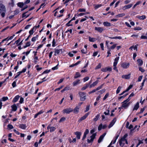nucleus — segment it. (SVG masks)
<instances>
[{"mask_svg":"<svg viewBox=\"0 0 147 147\" xmlns=\"http://www.w3.org/2000/svg\"><path fill=\"white\" fill-rule=\"evenodd\" d=\"M63 86H60V87H59V88H58L56 89L55 90V91H58L59 90L61 89V88H63Z\"/></svg>","mask_w":147,"mask_h":147,"instance_id":"obj_60","label":"nucleus"},{"mask_svg":"<svg viewBox=\"0 0 147 147\" xmlns=\"http://www.w3.org/2000/svg\"><path fill=\"white\" fill-rule=\"evenodd\" d=\"M97 84V82H94L92 84L90 85V88H91L93 87H94L96 86Z\"/></svg>","mask_w":147,"mask_h":147,"instance_id":"obj_32","label":"nucleus"},{"mask_svg":"<svg viewBox=\"0 0 147 147\" xmlns=\"http://www.w3.org/2000/svg\"><path fill=\"white\" fill-rule=\"evenodd\" d=\"M129 49L131 50H135L136 51H137V47H131L129 48Z\"/></svg>","mask_w":147,"mask_h":147,"instance_id":"obj_41","label":"nucleus"},{"mask_svg":"<svg viewBox=\"0 0 147 147\" xmlns=\"http://www.w3.org/2000/svg\"><path fill=\"white\" fill-rule=\"evenodd\" d=\"M65 118L64 117H62L59 121V122L61 123L64 121L65 120Z\"/></svg>","mask_w":147,"mask_h":147,"instance_id":"obj_47","label":"nucleus"},{"mask_svg":"<svg viewBox=\"0 0 147 147\" xmlns=\"http://www.w3.org/2000/svg\"><path fill=\"white\" fill-rule=\"evenodd\" d=\"M138 144L136 146V147H138V146L141 144H142L143 143V142L142 140H138Z\"/></svg>","mask_w":147,"mask_h":147,"instance_id":"obj_54","label":"nucleus"},{"mask_svg":"<svg viewBox=\"0 0 147 147\" xmlns=\"http://www.w3.org/2000/svg\"><path fill=\"white\" fill-rule=\"evenodd\" d=\"M131 76V74H129L127 75H123L122 76L123 78L125 79H128L130 78Z\"/></svg>","mask_w":147,"mask_h":147,"instance_id":"obj_16","label":"nucleus"},{"mask_svg":"<svg viewBox=\"0 0 147 147\" xmlns=\"http://www.w3.org/2000/svg\"><path fill=\"white\" fill-rule=\"evenodd\" d=\"M89 40V41L91 42H94L95 41V38H91L90 36L88 37Z\"/></svg>","mask_w":147,"mask_h":147,"instance_id":"obj_33","label":"nucleus"},{"mask_svg":"<svg viewBox=\"0 0 147 147\" xmlns=\"http://www.w3.org/2000/svg\"><path fill=\"white\" fill-rule=\"evenodd\" d=\"M130 66V63L128 62H125L121 64V67L124 69H126L128 68Z\"/></svg>","mask_w":147,"mask_h":147,"instance_id":"obj_5","label":"nucleus"},{"mask_svg":"<svg viewBox=\"0 0 147 147\" xmlns=\"http://www.w3.org/2000/svg\"><path fill=\"white\" fill-rule=\"evenodd\" d=\"M88 86L89 85L86 84L85 86H84L82 88L81 90H85L87 87H88Z\"/></svg>","mask_w":147,"mask_h":147,"instance_id":"obj_50","label":"nucleus"},{"mask_svg":"<svg viewBox=\"0 0 147 147\" xmlns=\"http://www.w3.org/2000/svg\"><path fill=\"white\" fill-rule=\"evenodd\" d=\"M125 14L124 13H120L116 15V18L122 17L124 16H125Z\"/></svg>","mask_w":147,"mask_h":147,"instance_id":"obj_30","label":"nucleus"},{"mask_svg":"<svg viewBox=\"0 0 147 147\" xmlns=\"http://www.w3.org/2000/svg\"><path fill=\"white\" fill-rule=\"evenodd\" d=\"M24 4L22 2H19L17 4V5L20 7L22 8L24 6Z\"/></svg>","mask_w":147,"mask_h":147,"instance_id":"obj_34","label":"nucleus"},{"mask_svg":"<svg viewBox=\"0 0 147 147\" xmlns=\"http://www.w3.org/2000/svg\"><path fill=\"white\" fill-rule=\"evenodd\" d=\"M89 77H86L83 79V81L84 82H85L88 81L89 79Z\"/></svg>","mask_w":147,"mask_h":147,"instance_id":"obj_55","label":"nucleus"},{"mask_svg":"<svg viewBox=\"0 0 147 147\" xmlns=\"http://www.w3.org/2000/svg\"><path fill=\"white\" fill-rule=\"evenodd\" d=\"M75 134L76 136V137L78 139H79L80 138L81 133L80 132L76 131L75 133Z\"/></svg>","mask_w":147,"mask_h":147,"instance_id":"obj_20","label":"nucleus"},{"mask_svg":"<svg viewBox=\"0 0 147 147\" xmlns=\"http://www.w3.org/2000/svg\"><path fill=\"white\" fill-rule=\"evenodd\" d=\"M86 9L84 8H80L79 9L78 11L79 12H85Z\"/></svg>","mask_w":147,"mask_h":147,"instance_id":"obj_48","label":"nucleus"},{"mask_svg":"<svg viewBox=\"0 0 147 147\" xmlns=\"http://www.w3.org/2000/svg\"><path fill=\"white\" fill-rule=\"evenodd\" d=\"M80 80H78L75 81H74L73 83V85L74 86H75L77 85L78 84L80 83Z\"/></svg>","mask_w":147,"mask_h":147,"instance_id":"obj_29","label":"nucleus"},{"mask_svg":"<svg viewBox=\"0 0 147 147\" xmlns=\"http://www.w3.org/2000/svg\"><path fill=\"white\" fill-rule=\"evenodd\" d=\"M132 4H130L127 5H125L123 7L122 9L123 10L128 9L130 8L132 6Z\"/></svg>","mask_w":147,"mask_h":147,"instance_id":"obj_11","label":"nucleus"},{"mask_svg":"<svg viewBox=\"0 0 147 147\" xmlns=\"http://www.w3.org/2000/svg\"><path fill=\"white\" fill-rule=\"evenodd\" d=\"M11 110L12 111H16L17 109V107L16 104H14L13 105L11 106Z\"/></svg>","mask_w":147,"mask_h":147,"instance_id":"obj_17","label":"nucleus"},{"mask_svg":"<svg viewBox=\"0 0 147 147\" xmlns=\"http://www.w3.org/2000/svg\"><path fill=\"white\" fill-rule=\"evenodd\" d=\"M130 100V98H128L127 99L125 100L123 102L122 106H121L122 108H124V109H127L128 107L129 106L130 103L128 102Z\"/></svg>","mask_w":147,"mask_h":147,"instance_id":"obj_3","label":"nucleus"},{"mask_svg":"<svg viewBox=\"0 0 147 147\" xmlns=\"http://www.w3.org/2000/svg\"><path fill=\"white\" fill-rule=\"evenodd\" d=\"M142 28L141 27H136L134 28V30H142Z\"/></svg>","mask_w":147,"mask_h":147,"instance_id":"obj_46","label":"nucleus"},{"mask_svg":"<svg viewBox=\"0 0 147 147\" xmlns=\"http://www.w3.org/2000/svg\"><path fill=\"white\" fill-rule=\"evenodd\" d=\"M15 36V34H13V36L10 37H7V38L3 40L1 42H0V46H3L5 45H9L10 42H9L8 44H7V41L9 40H11Z\"/></svg>","mask_w":147,"mask_h":147,"instance_id":"obj_2","label":"nucleus"},{"mask_svg":"<svg viewBox=\"0 0 147 147\" xmlns=\"http://www.w3.org/2000/svg\"><path fill=\"white\" fill-rule=\"evenodd\" d=\"M81 76V75L80 74L79 72H77L76 73L75 76H74V78L75 79Z\"/></svg>","mask_w":147,"mask_h":147,"instance_id":"obj_31","label":"nucleus"},{"mask_svg":"<svg viewBox=\"0 0 147 147\" xmlns=\"http://www.w3.org/2000/svg\"><path fill=\"white\" fill-rule=\"evenodd\" d=\"M38 35H37L36 36L33 37L32 38L31 41L32 42H34L36 40V39L38 38Z\"/></svg>","mask_w":147,"mask_h":147,"instance_id":"obj_36","label":"nucleus"},{"mask_svg":"<svg viewBox=\"0 0 147 147\" xmlns=\"http://www.w3.org/2000/svg\"><path fill=\"white\" fill-rule=\"evenodd\" d=\"M140 38L142 39H144L146 40L147 39V36H145L142 35L141 36Z\"/></svg>","mask_w":147,"mask_h":147,"instance_id":"obj_62","label":"nucleus"},{"mask_svg":"<svg viewBox=\"0 0 147 147\" xmlns=\"http://www.w3.org/2000/svg\"><path fill=\"white\" fill-rule=\"evenodd\" d=\"M136 18L140 20H143L146 18V16L145 15H142L141 16H137Z\"/></svg>","mask_w":147,"mask_h":147,"instance_id":"obj_23","label":"nucleus"},{"mask_svg":"<svg viewBox=\"0 0 147 147\" xmlns=\"http://www.w3.org/2000/svg\"><path fill=\"white\" fill-rule=\"evenodd\" d=\"M56 128L54 127H51L50 128V132H52L55 131Z\"/></svg>","mask_w":147,"mask_h":147,"instance_id":"obj_42","label":"nucleus"},{"mask_svg":"<svg viewBox=\"0 0 147 147\" xmlns=\"http://www.w3.org/2000/svg\"><path fill=\"white\" fill-rule=\"evenodd\" d=\"M79 94L80 96V100L81 101H84L86 99V94L83 92H80Z\"/></svg>","mask_w":147,"mask_h":147,"instance_id":"obj_7","label":"nucleus"},{"mask_svg":"<svg viewBox=\"0 0 147 147\" xmlns=\"http://www.w3.org/2000/svg\"><path fill=\"white\" fill-rule=\"evenodd\" d=\"M8 98L7 96L3 97L2 98V100L3 101H5L8 100Z\"/></svg>","mask_w":147,"mask_h":147,"instance_id":"obj_49","label":"nucleus"},{"mask_svg":"<svg viewBox=\"0 0 147 147\" xmlns=\"http://www.w3.org/2000/svg\"><path fill=\"white\" fill-rule=\"evenodd\" d=\"M90 114V113H86L84 116H83V117L80 118L78 120V121L79 122H80L81 121L84 120V119H85Z\"/></svg>","mask_w":147,"mask_h":147,"instance_id":"obj_10","label":"nucleus"},{"mask_svg":"<svg viewBox=\"0 0 147 147\" xmlns=\"http://www.w3.org/2000/svg\"><path fill=\"white\" fill-rule=\"evenodd\" d=\"M106 133H104L102 135H101L98 140V142L99 143H100L102 140L103 138H104V137L105 136V135H106Z\"/></svg>","mask_w":147,"mask_h":147,"instance_id":"obj_15","label":"nucleus"},{"mask_svg":"<svg viewBox=\"0 0 147 147\" xmlns=\"http://www.w3.org/2000/svg\"><path fill=\"white\" fill-rule=\"evenodd\" d=\"M100 115L99 114L95 116V117L93 119V120L94 121H96L99 119Z\"/></svg>","mask_w":147,"mask_h":147,"instance_id":"obj_37","label":"nucleus"},{"mask_svg":"<svg viewBox=\"0 0 147 147\" xmlns=\"http://www.w3.org/2000/svg\"><path fill=\"white\" fill-rule=\"evenodd\" d=\"M109 92L107 93L105 96L103 98V100H105L109 96Z\"/></svg>","mask_w":147,"mask_h":147,"instance_id":"obj_35","label":"nucleus"},{"mask_svg":"<svg viewBox=\"0 0 147 147\" xmlns=\"http://www.w3.org/2000/svg\"><path fill=\"white\" fill-rule=\"evenodd\" d=\"M139 70L142 72H144L145 71L144 69L141 67H139Z\"/></svg>","mask_w":147,"mask_h":147,"instance_id":"obj_64","label":"nucleus"},{"mask_svg":"<svg viewBox=\"0 0 147 147\" xmlns=\"http://www.w3.org/2000/svg\"><path fill=\"white\" fill-rule=\"evenodd\" d=\"M112 69L111 67H106L105 68H102L101 69V71L103 72H107L108 71H111L112 70Z\"/></svg>","mask_w":147,"mask_h":147,"instance_id":"obj_14","label":"nucleus"},{"mask_svg":"<svg viewBox=\"0 0 147 147\" xmlns=\"http://www.w3.org/2000/svg\"><path fill=\"white\" fill-rule=\"evenodd\" d=\"M87 47H84V48L82 49L81 51L82 53H87Z\"/></svg>","mask_w":147,"mask_h":147,"instance_id":"obj_26","label":"nucleus"},{"mask_svg":"<svg viewBox=\"0 0 147 147\" xmlns=\"http://www.w3.org/2000/svg\"><path fill=\"white\" fill-rule=\"evenodd\" d=\"M102 6V4L96 5L95 6L94 8L95 9H96L98 8L99 7Z\"/></svg>","mask_w":147,"mask_h":147,"instance_id":"obj_38","label":"nucleus"},{"mask_svg":"<svg viewBox=\"0 0 147 147\" xmlns=\"http://www.w3.org/2000/svg\"><path fill=\"white\" fill-rule=\"evenodd\" d=\"M80 109L79 107L76 106L74 108V109L73 110V112L75 114H77L79 112V109Z\"/></svg>","mask_w":147,"mask_h":147,"instance_id":"obj_18","label":"nucleus"},{"mask_svg":"<svg viewBox=\"0 0 147 147\" xmlns=\"http://www.w3.org/2000/svg\"><path fill=\"white\" fill-rule=\"evenodd\" d=\"M103 24L105 26H111V23L107 22H103Z\"/></svg>","mask_w":147,"mask_h":147,"instance_id":"obj_28","label":"nucleus"},{"mask_svg":"<svg viewBox=\"0 0 147 147\" xmlns=\"http://www.w3.org/2000/svg\"><path fill=\"white\" fill-rule=\"evenodd\" d=\"M7 127L9 129H11L13 128V125L11 124L8 125H7Z\"/></svg>","mask_w":147,"mask_h":147,"instance_id":"obj_63","label":"nucleus"},{"mask_svg":"<svg viewBox=\"0 0 147 147\" xmlns=\"http://www.w3.org/2000/svg\"><path fill=\"white\" fill-rule=\"evenodd\" d=\"M73 111L72 109L71 108H67L63 109L62 112L63 113L68 114Z\"/></svg>","mask_w":147,"mask_h":147,"instance_id":"obj_8","label":"nucleus"},{"mask_svg":"<svg viewBox=\"0 0 147 147\" xmlns=\"http://www.w3.org/2000/svg\"><path fill=\"white\" fill-rule=\"evenodd\" d=\"M116 121V119L115 118H114L111 121V123L109 125L108 127L109 128H110L112 127L113 125L115 123Z\"/></svg>","mask_w":147,"mask_h":147,"instance_id":"obj_12","label":"nucleus"},{"mask_svg":"<svg viewBox=\"0 0 147 147\" xmlns=\"http://www.w3.org/2000/svg\"><path fill=\"white\" fill-rule=\"evenodd\" d=\"M127 136V134H125L119 140V143L121 147H127V146H124V145L125 144H128L127 141L126 139Z\"/></svg>","mask_w":147,"mask_h":147,"instance_id":"obj_1","label":"nucleus"},{"mask_svg":"<svg viewBox=\"0 0 147 147\" xmlns=\"http://www.w3.org/2000/svg\"><path fill=\"white\" fill-rule=\"evenodd\" d=\"M112 39H122V37L121 36H116L115 37H113L111 38Z\"/></svg>","mask_w":147,"mask_h":147,"instance_id":"obj_57","label":"nucleus"},{"mask_svg":"<svg viewBox=\"0 0 147 147\" xmlns=\"http://www.w3.org/2000/svg\"><path fill=\"white\" fill-rule=\"evenodd\" d=\"M16 81H14L12 83V85L13 88H14L16 86Z\"/></svg>","mask_w":147,"mask_h":147,"instance_id":"obj_61","label":"nucleus"},{"mask_svg":"<svg viewBox=\"0 0 147 147\" xmlns=\"http://www.w3.org/2000/svg\"><path fill=\"white\" fill-rule=\"evenodd\" d=\"M95 30H96L100 33H101L103 31L104 29L102 28L101 27H95Z\"/></svg>","mask_w":147,"mask_h":147,"instance_id":"obj_13","label":"nucleus"},{"mask_svg":"<svg viewBox=\"0 0 147 147\" xmlns=\"http://www.w3.org/2000/svg\"><path fill=\"white\" fill-rule=\"evenodd\" d=\"M133 126L132 125H130L128 127V128L129 129H131L130 131L132 132L134 130V129H131L132 128H133Z\"/></svg>","mask_w":147,"mask_h":147,"instance_id":"obj_59","label":"nucleus"},{"mask_svg":"<svg viewBox=\"0 0 147 147\" xmlns=\"http://www.w3.org/2000/svg\"><path fill=\"white\" fill-rule=\"evenodd\" d=\"M133 86L132 84H130L129 87H128L127 89L126 90V91H128L129 90H130L133 87Z\"/></svg>","mask_w":147,"mask_h":147,"instance_id":"obj_51","label":"nucleus"},{"mask_svg":"<svg viewBox=\"0 0 147 147\" xmlns=\"http://www.w3.org/2000/svg\"><path fill=\"white\" fill-rule=\"evenodd\" d=\"M96 134L95 133L93 134L91 136L88 138L87 141L89 143H90L93 141L95 137Z\"/></svg>","mask_w":147,"mask_h":147,"instance_id":"obj_6","label":"nucleus"},{"mask_svg":"<svg viewBox=\"0 0 147 147\" xmlns=\"http://www.w3.org/2000/svg\"><path fill=\"white\" fill-rule=\"evenodd\" d=\"M38 61V57L37 56H35L34 57L33 62L35 64H36Z\"/></svg>","mask_w":147,"mask_h":147,"instance_id":"obj_22","label":"nucleus"},{"mask_svg":"<svg viewBox=\"0 0 147 147\" xmlns=\"http://www.w3.org/2000/svg\"><path fill=\"white\" fill-rule=\"evenodd\" d=\"M121 86H119L118 87V88L116 90V93L117 94H118L119 93V92H120V91L121 90Z\"/></svg>","mask_w":147,"mask_h":147,"instance_id":"obj_44","label":"nucleus"},{"mask_svg":"<svg viewBox=\"0 0 147 147\" xmlns=\"http://www.w3.org/2000/svg\"><path fill=\"white\" fill-rule=\"evenodd\" d=\"M6 12V9L5 6L2 3H0V12Z\"/></svg>","mask_w":147,"mask_h":147,"instance_id":"obj_9","label":"nucleus"},{"mask_svg":"<svg viewBox=\"0 0 147 147\" xmlns=\"http://www.w3.org/2000/svg\"><path fill=\"white\" fill-rule=\"evenodd\" d=\"M101 63H100L98 65H97L96 66V67L95 68V69H97L100 68L101 67Z\"/></svg>","mask_w":147,"mask_h":147,"instance_id":"obj_58","label":"nucleus"},{"mask_svg":"<svg viewBox=\"0 0 147 147\" xmlns=\"http://www.w3.org/2000/svg\"><path fill=\"white\" fill-rule=\"evenodd\" d=\"M63 52L62 49H56L55 52V55L61 53Z\"/></svg>","mask_w":147,"mask_h":147,"instance_id":"obj_19","label":"nucleus"},{"mask_svg":"<svg viewBox=\"0 0 147 147\" xmlns=\"http://www.w3.org/2000/svg\"><path fill=\"white\" fill-rule=\"evenodd\" d=\"M20 96L19 95L16 96L13 99V102H16L19 99Z\"/></svg>","mask_w":147,"mask_h":147,"instance_id":"obj_25","label":"nucleus"},{"mask_svg":"<svg viewBox=\"0 0 147 147\" xmlns=\"http://www.w3.org/2000/svg\"><path fill=\"white\" fill-rule=\"evenodd\" d=\"M102 129V124H100L98 127V129L99 131L100 130Z\"/></svg>","mask_w":147,"mask_h":147,"instance_id":"obj_52","label":"nucleus"},{"mask_svg":"<svg viewBox=\"0 0 147 147\" xmlns=\"http://www.w3.org/2000/svg\"><path fill=\"white\" fill-rule=\"evenodd\" d=\"M58 65L59 64L58 63L55 66L52 67V69L53 70L57 69H58Z\"/></svg>","mask_w":147,"mask_h":147,"instance_id":"obj_53","label":"nucleus"},{"mask_svg":"<svg viewBox=\"0 0 147 147\" xmlns=\"http://www.w3.org/2000/svg\"><path fill=\"white\" fill-rule=\"evenodd\" d=\"M139 102H137L136 104L134 106V108L133 109V110H137L138 108H139Z\"/></svg>","mask_w":147,"mask_h":147,"instance_id":"obj_27","label":"nucleus"},{"mask_svg":"<svg viewBox=\"0 0 147 147\" xmlns=\"http://www.w3.org/2000/svg\"><path fill=\"white\" fill-rule=\"evenodd\" d=\"M138 65L139 66H142L143 64V61L142 60L140 59H138L137 60Z\"/></svg>","mask_w":147,"mask_h":147,"instance_id":"obj_21","label":"nucleus"},{"mask_svg":"<svg viewBox=\"0 0 147 147\" xmlns=\"http://www.w3.org/2000/svg\"><path fill=\"white\" fill-rule=\"evenodd\" d=\"M140 3L141 2L140 1H138L133 6L132 8L133 9H134L135 7L136 6L138 5H139Z\"/></svg>","mask_w":147,"mask_h":147,"instance_id":"obj_45","label":"nucleus"},{"mask_svg":"<svg viewBox=\"0 0 147 147\" xmlns=\"http://www.w3.org/2000/svg\"><path fill=\"white\" fill-rule=\"evenodd\" d=\"M119 57H116L114 59V62L113 63V69L118 72V69L117 68L116 65L118 63V61L119 59Z\"/></svg>","mask_w":147,"mask_h":147,"instance_id":"obj_4","label":"nucleus"},{"mask_svg":"<svg viewBox=\"0 0 147 147\" xmlns=\"http://www.w3.org/2000/svg\"><path fill=\"white\" fill-rule=\"evenodd\" d=\"M105 91V89H103L98 92L100 94H102L104 93Z\"/></svg>","mask_w":147,"mask_h":147,"instance_id":"obj_43","label":"nucleus"},{"mask_svg":"<svg viewBox=\"0 0 147 147\" xmlns=\"http://www.w3.org/2000/svg\"><path fill=\"white\" fill-rule=\"evenodd\" d=\"M34 27H33L32 28L31 30H30L29 31V33L30 35H32L33 34V33H34Z\"/></svg>","mask_w":147,"mask_h":147,"instance_id":"obj_39","label":"nucleus"},{"mask_svg":"<svg viewBox=\"0 0 147 147\" xmlns=\"http://www.w3.org/2000/svg\"><path fill=\"white\" fill-rule=\"evenodd\" d=\"M117 137L115 139L111 141V143H110V144L109 145L110 146L112 144H115V142H116V140H117Z\"/></svg>","mask_w":147,"mask_h":147,"instance_id":"obj_40","label":"nucleus"},{"mask_svg":"<svg viewBox=\"0 0 147 147\" xmlns=\"http://www.w3.org/2000/svg\"><path fill=\"white\" fill-rule=\"evenodd\" d=\"M19 127L21 129H25L27 127L26 124H22L19 125Z\"/></svg>","mask_w":147,"mask_h":147,"instance_id":"obj_24","label":"nucleus"},{"mask_svg":"<svg viewBox=\"0 0 147 147\" xmlns=\"http://www.w3.org/2000/svg\"><path fill=\"white\" fill-rule=\"evenodd\" d=\"M30 51H29L26 52H23L22 54H25L27 56L30 53Z\"/></svg>","mask_w":147,"mask_h":147,"instance_id":"obj_56","label":"nucleus"}]
</instances>
